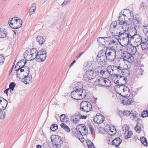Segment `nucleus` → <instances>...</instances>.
<instances>
[{"mask_svg":"<svg viewBox=\"0 0 148 148\" xmlns=\"http://www.w3.org/2000/svg\"><path fill=\"white\" fill-rule=\"evenodd\" d=\"M58 128L57 124H52L50 127L51 130L53 131H55Z\"/></svg>","mask_w":148,"mask_h":148,"instance_id":"a18cd8bd","label":"nucleus"},{"mask_svg":"<svg viewBox=\"0 0 148 148\" xmlns=\"http://www.w3.org/2000/svg\"><path fill=\"white\" fill-rule=\"evenodd\" d=\"M26 63L27 61L25 60H21L17 63L21 68L22 69L21 70V72H24L25 71H27L29 69L28 67L25 66Z\"/></svg>","mask_w":148,"mask_h":148,"instance_id":"2eb2a0df","label":"nucleus"},{"mask_svg":"<svg viewBox=\"0 0 148 148\" xmlns=\"http://www.w3.org/2000/svg\"><path fill=\"white\" fill-rule=\"evenodd\" d=\"M79 116H80V119H85L87 117V116L82 115L80 114V113H79Z\"/></svg>","mask_w":148,"mask_h":148,"instance_id":"338daca9","label":"nucleus"},{"mask_svg":"<svg viewBox=\"0 0 148 148\" xmlns=\"http://www.w3.org/2000/svg\"><path fill=\"white\" fill-rule=\"evenodd\" d=\"M117 78L119 79L120 82H122V83H121L124 84H126L127 82V79L126 77L120 75V77H118V78Z\"/></svg>","mask_w":148,"mask_h":148,"instance_id":"473e14b6","label":"nucleus"},{"mask_svg":"<svg viewBox=\"0 0 148 148\" xmlns=\"http://www.w3.org/2000/svg\"><path fill=\"white\" fill-rule=\"evenodd\" d=\"M104 120V117L101 114H100L99 115H97L93 118V120L94 122L98 124L102 123Z\"/></svg>","mask_w":148,"mask_h":148,"instance_id":"dca6fc26","label":"nucleus"},{"mask_svg":"<svg viewBox=\"0 0 148 148\" xmlns=\"http://www.w3.org/2000/svg\"><path fill=\"white\" fill-rule=\"evenodd\" d=\"M138 114L135 111L133 112H132L131 113V116H133V117L134 119H136L137 118L136 116Z\"/></svg>","mask_w":148,"mask_h":148,"instance_id":"4d7b16f0","label":"nucleus"},{"mask_svg":"<svg viewBox=\"0 0 148 148\" xmlns=\"http://www.w3.org/2000/svg\"><path fill=\"white\" fill-rule=\"evenodd\" d=\"M82 130H83L84 131V134L85 135L86 133H87L88 130L87 128L86 127L85 125H84L83 127H82Z\"/></svg>","mask_w":148,"mask_h":148,"instance_id":"052dcab7","label":"nucleus"},{"mask_svg":"<svg viewBox=\"0 0 148 148\" xmlns=\"http://www.w3.org/2000/svg\"><path fill=\"white\" fill-rule=\"evenodd\" d=\"M130 31L128 33L129 36L130 38V40H133L136 35H137V32L135 28H133L132 29H129Z\"/></svg>","mask_w":148,"mask_h":148,"instance_id":"a211bd4d","label":"nucleus"},{"mask_svg":"<svg viewBox=\"0 0 148 148\" xmlns=\"http://www.w3.org/2000/svg\"><path fill=\"white\" fill-rule=\"evenodd\" d=\"M125 84L122 83H121V84H119V88L121 90H122L123 91V90Z\"/></svg>","mask_w":148,"mask_h":148,"instance_id":"e2e57ef3","label":"nucleus"},{"mask_svg":"<svg viewBox=\"0 0 148 148\" xmlns=\"http://www.w3.org/2000/svg\"><path fill=\"white\" fill-rule=\"evenodd\" d=\"M36 8V3H33L32 5V6L29 10V15H31L35 12Z\"/></svg>","mask_w":148,"mask_h":148,"instance_id":"c85d7f7f","label":"nucleus"},{"mask_svg":"<svg viewBox=\"0 0 148 148\" xmlns=\"http://www.w3.org/2000/svg\"><path fill=\"white\" fill-rule=\"evenodd\" d=\"M107 51L102 50H100L98 53L96 59L100 64H104L107 60Z\"/></svg>","mask_w":148,"mask_h":148,"instance_id":"20e7f679","label":"nucleus"},{"mask_svg":"<svg viewBox=\"0 0 148 148\" xmlns=\"http://www.w3.org/2000/svg\"><path fill=\"white\" fill-rule=\"evenodd\" d=\"M143 31L146 37L148 38V25L144 27Z\"/></svg>","mask_w":148,"mask_h":148,"instance_id":"79ce46f5","label":"nucleus"},{"mask_svg":"<svg viewBox=\"0 0 148 148\" xmlns=\"http://www.w3.org/2000/svg\"><path fill=\"white\" fill-rule=\"evenodd\" d=\"M89 128L90 130V131L91 132V133L92 134L93 130V126L91 125H90L89 126Z\"/></svg>","mask_w":148,"mask_h":148,"instance_id":"0e129e2a","label":"nucleus"},{"mask_svg":"<svg viewBox=\"0 0 148 148\" xmlns=\"http://www.w3.org/2000/svg\"><path fill=\"white\" fill-rule=\"evenodd\" d=\"M114 31V32H112L113 35L114 36H118L119 39L120 38H129V35L128 34V31L125 32V31Z\"/></svg>","mask_w":148,"mask_h":148,"instance_id":"ddd939ff","label":"nucleus"},{"mask_svg":"<svg viewBox=\"0 0 148 148\" xmlns=\"http://www.w3.org/2000/svg\"><path fill=\"white\" fill-rule=\"evenodd\" d=\"M143 72V71L140 68H138L136 71V74L138 75H142Z\"/></svg>","mask_w":148,"mask_h":148,"instance_id":"8fccbe9b","label":"nucleus"},{"mask_svg":"<svg viewBox=\"0 0 148 148\" xmlns=\"http://www.w3.org/2000/svg\"><path fill=\"white\" fill-rule=\"evenodd\" d=\"M96 72L90 69L86 71L83 76V79L86 82H90L96 76Z\"/></svg>","mask_w":148,"mask_h":148,"instance_id":"0eeeda50","label":"nucleus"},{"mask_svg":"<svg viewBox=\"0 0 148 148\" xmlns=\"http://www.w3.org/2000/svg\"><path fill=\"white\" fill-rule=\"evenodd\" d=\"M29 69L27 71H24L22 75V78L21 79L23 80L24 83L26 84H29V82L32 81V75H29Z\"/></svg>","mask_w":148,"mask_h":148,"instance_id":"9b49d317","label":"nucleus"},{"mask_svg":"<svg viewBox=\"0 0 148 148\" xmlns=\"http://www.w3.org/2000/svg\"><path fill=\"white\" fill-rule=\"evenodd\" d=\"M15 86L16 84L14 82H12L9 85V89H10L11 91H13Z\"/></svg>","mask_w":148,"mask_h":148,"instance_id":"49530a36","label":"nucleus"},{"mask_svg":"<svg viewBox=\"0 0 148 148\" xmlns=\"http://www.w3.org/2000/svg\"><path fill=\"white\" fill-rule=\"evenodd\" d=\"M140 141L142 144L144 145V146L147 145L148 144L147 140L145 138L142 137L140 138Z\"/></svg>","mask_w":148,"mask_h":148,"instance_id":"4c0bfd02","label":"nucleus"},{"mask_svg":"<svg viewBox=\"0 0 148 148\" xmlns=\"http://www.w3.org/2000/svg\"><path fill=\"white\" fill-rule=\"evenodd\" d=\"M5 112L3 111H0V119L5 118Z\"/></svg>","mask_w":148,"mask_h":148,"instance_id":"de8ad7c7","label":"nucleus"},{"mask_svg":"<svg viewBox=\"0 0 148 148\" xmlns=\"http://www.w3.org/2000/svg\"><path fill=\"white\" fill-rule=\"evenodd\" d=\"M86 95V92L85 90H79L75 89L72 91L71 93V97L76 100L82 99L84 98Z\"/></svg>","mask_w":148,"mask_h":148,"instance_id":"f03ea898","label":"nucleus"},{"mask_svg":"<svg viewBox=\"0 0 148 148\" xmlns=\"http://www.w3.org/2000/svg\"><path fill=\"white\" fill-rule=\"evenodd\" d=\"M52 144L54 147L59 148L61 147L63 142L61 137L58 136L52 135L51 137Z\"/></svg>","mask_w":148,"mask_h":148,"instance_id":"423d86ee","label":"nucleus"},{"mask_svg":"<svg viewBox=\"0 0 148 148\" xmlns=\"http://www.w3.org/2000/svg\"><path fill=\"white\" fill-rule=\"evenodd\" d=\"M120 40L121 41V43H120V44L123 46H126L129 43H130L131 40H130L129 38H120Z\"/></svg>","mask_w":148,"mask_h":148,"instance_id":"aec40b11","label":"nucleus"},{"mask_svg":"<svg viewBox=\"0 0 148 148\" xmlns=\"http://www.w3.org/2000/svg\"><path fill=\"white\" fill-rule=\"evenodd\" d=\"M119 21V23L116 21L112 23L111 24L110 29L113 28L114 31H116L117 30L120 31V29H122L123 31L127 32L129 28V24L125 20V18Z\"/></svg>","mask_w":148,"mask_h":148,"instance_id":"f257e3e1","label":"nucleus"},{"mask_svg":"<svg viewBox=\"0 0 148 148\" xmlns=\"http://www.w3.org/2000/svg\"><path fill=\"white\" fill-rule=\"evenodd\" d=\"M116 132V131L115 128L113 127L110 128L108 132V134L111 135H113L115 134Z\"/></svg>","mask_w":148,"mask_h":148,"instance_id":"7c9ffc66","label":"nucleus"},{"mask_svg":"<svg viewBox=\"0 0 148 148\" xmlns=\"http://www.w3.org/2000/svg\"><path fill=\"white\" fill-rule=\"evenodd\" d=\"M132 55H131L129 58L128 60H127L130 63L134 61V59L133 57L132 56Z\"/></svg>","mask_w":148,"mask_h":148,"instance_id":"13d9d810","label":"nucleus"},{"mask_svg":"<svg viewBox=\"0 0 148 148\" xmlns=\"http://www.w3.org/2000/svg\"><path fill=\"white\" fill-rule=\"evenodd\" d=\"M7 33L6 29L2 28H0V38H5L7 36Z\"/></svg>","mask_w":148,"mask_h":148,"instance_id":"a878e982","label":"nucleus"},{"mask_svg":"<svg viewBox=\"0 0 148 148\" xmlns=\"http://www.w3.org/2000/svg\"><path fill=\"white\" fill-rule=\"evenodd\" d=\"M47 52L45 49L40 50L38 52V56L37 61L41 62L44 61L47 57Z\"/></svg>","mask_w":148,"mask_h":148,"instance_id":"f8f14e48","label":"nucleus"},{"mask_svg":"<svg viewBox=\"0 0 148 148\" xmlns=\"http://www.w3.org/2000/svg\"><path fill=\"white\" fill-rule=\"evenodd\" d=\"M4 59L3 56L0 55V65L3 64L4 62Z\"/></svg>","mask_w":148,"mask_h":148,"instance_id":"3c124183","label":"nucleus"},{"mask_svg":"<svg viewBox=\"0 0 148 148\" xmlns=\"http://www.w3.org/2000/svg\"><path fill=\"white\" fill-rule=\"evenodd\" d=\"M121 141V139L119 138H116L112 141V145H114L116 147H118Z\"/></svg>","mask_w":148,"mask_h":148,"instance_id":"b1692460","label":"nucleus"},{"mask_svg":"<svg viewBox=\"0 0 148 148\" xmlns=\"http://www.w3.org/2000/svg\"><path fill=\"white\" fill-rule=\"evenodd\" d=\"M127 51L131 55H134L136 52L137 49L136 46H131V47L128 48Z\"/></svg>","mask_w":148,"mask_h":148,"instance_id":"393cba45","label":"nucleus"},{"mask_svg":"<svg viewBox=\"0 0 148 148\" xmlns=\"http://www.w3.org/2000/svg\"><path fill=\"white\" fill-rule=\"evenodd\" d=\"M92 108V105L89 102L84 101L81 103L80 109L83 111L88 112L91 110Z\"/></svg>","mask_w":148,"mask_h":148,"instance_id":"9d476101","label":"nucleus"},{"mask_svg":"<svg viewBox=\"0 0 148 148\" xmlns=\"http://www.w3.org/2000/svg\"><path fill=\"white\" fill-rule=\"evenodd\" d=\"M83 86L82 84L80 82H78L76 84L75 86V89H77V90H83L84 89H83Z\"/></svg>","mask_w":148,"mask_h":148,"instance_id":"72a5a7b5","label":"nucleus"},{"mask_svg":"<svg viewBox=\"0 0 148 148\" xmlns=\"http://www.w3.org/2000/svg\"><path fill=\"white\" fill-rule=\"evenodd\" d=\"M110 67H108L107 69H105L103 70V74H105V75H113L112 70H111V68L110 69Z\"/></svg>","mask_w":148,"mask_h":148,"instance_id":"c756f323","label":"nucleus"},{"mask_svg":"<svg viewBox=\"0 0 148 148\" xmlns=\"http://www.w3.org/2000/svg\"><path fill=\"white\" fill-rule=\"evenodd\" d=\"M122 128L123 130V131L125 130V132H127L128 130V127H126L125 125H124L123 126Z\"/></svg>","mask_w":148,"mask_h":148,"instance_id":"69168bd1","label":"nucleus"},{"mask_svg":"<svg viewBox=\"0 0 148 148\" xmlns=\"http://www.w3.org/2000/svg\"><path fill=\"white\" fill-rule=\"evenodd\" d=\"M108 41L109 46H112L113 44H114L115 45H116L118 44L116 41L114 40H110L109 39L108 40Z\"/></svg>","mask_w":148,"mask_h":148,"instance_id":"37998d69","label":"nucleus"},{"mask_svg":"<svg viewBox=\"0 0 148 148\" xmlns=\"http://www.w3.org/2000/svg\"><path fill=\"white\" fill-rule=\"evenodd\" d=\"M3 100L0 103V110H5L8 104V101L3 98Z\"/></svg>","mask_w":148,"mask_h":148,"instance_id":"5701e85b","label":"nucleus"},{"mask_svg":"<svg viewBox=\"0 0 148 148\" xmlns=\"http://www.w3.org/2000/svg\"><path fill=\"white\" fill-rule=\"evenodd\" d=\"M122 67L119 66H113L111 68V70H112V73L114 76L118 78V77H120L121 74L123 75L124 72Z\"/></svg>","mask_w":148,"mask_h":148,"instance_id":"1a4fd4ad","label":"nucleus"},{"mask_svg":"<svg viewBox=\"0 0 148 148\" xmlns=\"http://www.w3.org/2000/svg\"><path fill=\"white\" fill-rule=\"evenodd\" d=\"M70 1H71L69 0H65L61 5L63 6L69 3Z\"/></svg>","mask_w":148,"mask_h":148,"instance_id":"680f3d73","label":"nucleus"},{"mask_svg":"<svg viewBox=\"0 0 148 148\" xmlns=\"http://www.w3.org/2000/svg\"><path fill=\"white\" fill-rule=\"evenodd\" d=\"M38 51H37L35 48H32L30 51V53L31 54L37 53H38Z\"/></svg>","mask_w":148,"mask_h":148,"instance_id":"864d4df0","label":"nucleus"},{"mask_svg":"<svg viewBox=\"0 0 148 148\" xmlns=\"http://www.w3.org/2000/svg\"><path fill=\"white\" fill-rule=\"evenodd\" d=\"M70 121L74 123L79 122L80 119L79 113V112L73 114L70 116Z\"/></svg>","mask_w":148,"mask_h":148,"instance_id":"f3484780","label":"nucleus"},{"mask_svg":"<svg viewBox=\"0 0 148 148\" xmlns=\"http://www.w3.org/2000/svg\"><path fill=\"white\" fill-rule=\"evenodd\" d=\"M24 58L27 60H30L33 59L31 53H29L28 51H26L24 54Z\"/></svg>","mask_w":148,"mask_h":148,"instance_id":"bb28decb","label":"nucleus"},{"mask_svg":"<svg viewBox=\"0 0 148 148\" xmlns=\"http://www.w3.org/2000/svg\"><path fill=\"white\" fill-rule=\"evenodd\" d=\"M36 40L40 45H43L45 42V40L43 37L41 36H38L36 37Z\"/></svg>","mask_w":148,"mask_h":148,"instance_id":"cd10ccee","label":"nucleus"},{"mask_svg":"<svg viewBox=\"0 0 148 148\" xmlns=\"http://www.w3.org/2000/svg\"><path fill=\"white\" fill-rule=\"evenodd\" d=\"M87 144L88 148H95L93 143L91 141L87 142Z\"/></svg>","mask_w":148,"mask_h":148,"instance_id":"c03bdc74","label":"nucleus"},{"mask_svg":"<svg viewBox=\"0 0 148 148\" xmlns=\"http://www.w3.org/2000/svg\"><path fill=\"white\" fill-rule=\"evenodd\" d=\"M124 10H126L127 12L130 13L129 14L130 15V16H128V17H127L129 19H131L134 18V14L132 11H130V10L128 9H124Z\"/></svg>","mask_w":148,"mask_h":148,"instance_id":"58836bf2","label":"nucleus"},{"mask_svg":"<svg viewBox=\"0 0 148 148\" xmlns=\"http://www.w3.org/2000/svg\"><path fill=\"white\" fill-rule=\"evenodd\" d=\"M134 38L135 39L134 41L135 45L137 47L140 46L143 40H142L139 34H137V35H136Z\"/></svg>","mask_w":148,"mask_h":148,"instance_id":"412c9836","label":"nucleus"},{"mask_svg":"<svg viewBox=\"0 0 148 148\" xmlns=\"http://www.w3.org/2000/svg\"><path fill=\"white\" fill-rule=\"evenodd\" d=\"M68 117L65 114H61L60 116V119L62 122H64V121H67L68 120Z\"/></svg>","mask_w":148,"mask_h":148,"instance_id":"c9c22d12","label":"nucleus"},{"mask_svg":"<svg viewBox=\"0 0 148 148\" xmlns=\"http://www.w3.org/2000/svg\"><path fill=\"white\" fill-rule=\"evenodd\" d=\"M123 114L124 116H128L131 115V112L129 111L126 110L123 112Z\"/></svg>","mask_w":148,"mask_h":148,"instance_id":"603ef678","label":"nucleus"},{"mask_svg":"<svg viewBox=\"0 0 148 148\" xmlns=\"http://www.w3.org/2000/svg\"><path fill=\"white\" fill-rule=\"evenodd\" d=\"M128 95V94L124 95L123 100H122V103L124 105H130L134 102L133 99L131 98Z\"/></svg>","mask_w":148,"mask_h":148,"instance_id":"4468645a","label":"nucleus"},{"mask_svg":"<svg viewBox=\"0 0 148 148\" xmlns=\"http://www.w3.org/2000/svg\"><path fill=\"white\" fill-rule=\"evenodd\" d=\"M113 47V46H112ZM107 60L110 62H113L116 58V53L115 50L111 47L107 50Z\"/></svg>","mask_w":148,"mask_h":148,"instance_id":"39448f33","label":"nucleus"},{"mask_svg":"<svg viewBox=\"0 0 148 148\" xmlns=\"http://www.w3.org/2000/svg\"><path fill=\"white\" fill-rule=\"evenodd\" d=\"M104 38H107L106 37H100L97 38L98 43L99 45H102V46L103 45H104L103 44L105 42V39H104Z\"/></svg>","mask_w":148,"mask_h":148,"instance_id":"2f4dec72","label":"nucleus"},{"mask_svg":"<svg viewBox=\"0 0 148 148\" xmlns=\"http://www.w3.org/2000/svg\"><path fill=\"white\" fill-rule=\"evenodd\" d=\"M21 68L17 63L14 69L16 71V74L17 76L20 79L22 78V75L24 72H21Z\"/></svg>","mask_w":148,"mask_h":148,"instance_id":"6ab92c4d","label":"nucleus"},{"mask_svg":"<svg viewBox=\"0 0 148 148\" xmlns=\"http://www.w3.org/2000/svg\"><path fill=\"white\" fill-rule=\"evenodd\" d=\"M38 54V53H34V54H31L33 60L36 59L37 61V59Z\"/></svg>","mask_w":148,"mask_h":148,"instance_id":"6e6d98bb","label":"nucleus"},{"mask_svg":"<svg viewBox=\"0 0 148 148\" xmlns=\"http://www.w3.org/2000/svg\"><path fill=\"white\" fill-rule=\"evenodd\" d=\"M104 45H103V47H106L107 49L108 48L107 47L109 46V42L108 40H105V42L103 44Z\"/></svg>","mask_w":148,"mask_h":148,"instance_id":"5fc2aeb1","label":"nucleus"},{"mask_svg":"<svg viewBox=\"0 0 148 148\" xmlns=\"http://www.w3.org/2000/svg\"><path fill=\"white\" fill-rule=\"evenodd\" d=\"M139 124V123H137L136 125L134 128L136 131L138 133L140 132L141 130L140 127H138Z\"/></svg>","mask_w":148,"mask_h":148,"instance_id":"09e8293b","label":"nucleus"},{"mask_svg":"<svg viewBox=\"0 0 148 148\" xmlns=\"http://www.w3.org/2000/svg\"><path fill=\"white\" fill-rule=\"evenodd\" d=\"M123 11H121L120 12L119 16V21H117L118 22H119V21H121V20H123V19L125 18H125L126 15L125 14H123Z\"/></svg>","mask_w":148,"mask_h":148,"instance_id":"e433bc0d","label":"nucleus"},{"mask_svg":"<svg viewBox=\"0 0 148 148\" xmlns=\"http://www.w3.org/2000/svg\"><path fill=\"white\" fill-rule=\"evenodd\" d=\"M95 82L97 85L104 86L107 87H109L111 85V82L109 79L102 77L98 78Z\"/></svg>","mask_w":148,"mask_h":148,"instance_id":"6e6552de","label":"nucleus"},{"mask_svg":"<svg viewBox=\"0 0 148 148\" xmlns=\"http://www.w3.org/2000/svg\"><path fill=\"white\" fill-rule=\"evenodd\" d=\"M16 17H14L9 20L8 23L12 28L17 29L20 27L22 24V21Z\"/></svg>","mask_w":148,"mask_h":148,"instance_id":"7ed1b4c3","label":"nucleus"},{"mask_svg":"<svg viewBox=\"0 0 148 148\" xmlns=\"http://www.w3.org/2000/svg\"><path fill=\"white\" fill-rule=\"evenodd\" d=\"M123 92H125V94H128V95H130V89L127 87V86L125 85L124 86V89H123Z\"/></svg>","mask_w":148,"mask_h":148,"instance_id":"f704fd0d","label":"nucleus"},{"mask_svg":"<svg viewBox=\"0 0 148 148\" xmlns=\"http://www.w3.org/2000/svg\"><path fill=\"white\" fill-rule=\"evenodd\" d=\"M140 21L139 18H136L135 20L134 23H135L139 24L140 23Z\"/></svg>","mask_w":148,"mask_h":148,"instance_id":"774afa93","label":"nucleus"},{"mask_svg":"<svg viewBox=\"0 0 148 148\" xmlns=\"http://www.w3.org/2000/svg\"><path fill=\"white\" fill-rule=\"evenodd\" d=\"M132 131H130L129 132H127V135L126 137H127L125 138H130L131 136H132Z\"/></svg>","mask_w":148,"mask_h":148,"instance_id":"bf43d9fd","label":"nucleus"},{"mask_svg":"<svg viewBox=\"0 0 148 148\" xmlns=\"http://www.w3.org/2000/svg\"><path fill=\"white\" fill-rule=\"evenodd\" d=\"M131 55L128 52L127 53H123V56L125 58V60H126L127 61Z\"/></svg>","mask_w":148,"mask_h":148,"instance_id":"ea45409f","label":"nucleus"},{"mask_svg":"<svg viewBox=\"0 0 148 148\" xmlns=\"http://www.w3.org/2000/svg\"><path fill=\"white\" fill-rule=\"evenodd\" d=\"M141 116L142 117L148 116V111L144 110L141 113Z\"/></svg>","mask_w":148,"mask_h":148,"instance_id":"a19ab883","label":"nucleus"},{"mask_svg":"<svg viewBox=\"0 0 148 148\" xmlns=\"http://www.w3.org/2000/svg\"><path fill=\"white\" fill-rule=\"evenodd\" d=\"M143 50H146L148 48V40L145 38L143 40L140 45Z\"/></svg>","mask_w":148,"mask_h":148,"instance_id":"4be33fe9","label":"nucleus"}]
</instances>
